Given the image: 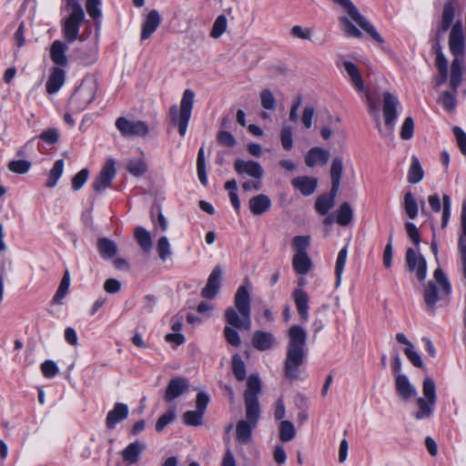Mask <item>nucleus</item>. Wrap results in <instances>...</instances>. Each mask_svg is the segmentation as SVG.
<instances>
[{"label": "nucleus", "mask_w": 466, "mask_h": 466, "mask_svg": "<svg viewBox=\"0 0 466 466\" xmlns=\"http://www.w3.org/2000/svg\"><path fill=\"white\" fill-rule=\"evenodd\" d=\"M67 49V46L61 40L54 41L50 47V57L52 61L56 65L66 66L67 65V57L66 56Z\"/></svg>", "instance_id": "obj_30"}, {"label": "nucleus", "mask_w": 466, "mask_h": 466, "mask_svg": "<svg viewBox=\"0 0 466 466\" xmlns=\"http://www.w3.org/2000/svg\"><path fill=\"white\" fill-rule=\"evenodd\" d=\"M395 384L396 390L402 400H409L417 395L416 389L411 385L406 375L398 374Z\"/></svg>", "instance_id": "obj_25"}, {"label": "nucleus", "mask_w": 466, "mask_h": 466, "mask_svg": "<svg viewBox=\"0 0 466 466\" xmlns=\"http://www.w3.org/2000/svg\"><path fill=\"white\" fill-rule=\"evenodd\" d=\"M424 176L423 169L420 166L419 159L412 157L411 164L409 169L408 180L410 183L416 184L422 180Z\"/></svg>", "instance_id": "obj_40"}, {"label": "nucleus", "mask_w": 466, "mask_h": 466, "mask_svg": "<svg viewBox=\"0 0 466 466\" xmlns=\"http://www.w3.org/2000/svg\"><path fill=\"white\" fill-rule=\"evenodd\" d=\"M248 207L253 215L259 216L270 209L271 200L267 195L260 194L249 199Z\"/></svg>", "instance_id": "obj_28"}, {"label": "nucleus", "mask_w": 466, "mask_h": 466, "mask_svg": "<svg viewBox=\"0 0 466 466\" xmlns=\"http://www.w3.org/2000/svg\"><path fill=\"white\" fill-rule=\"evenodd\" d=\"M291 184L303 196L308 197L315 193L318 187V179L307 176L297 177L292 179Z\"/></svg>", "instance_id": "obj_21"}, {"label": "nucleus", "mask_w": 466, "mask_h": 466, "mask_svg": "<svg viewBox=\"0 0 466 466\" xmlns=\"http://www.w3.org/2000/svg\"><path fill=\"white\" fill-rule=\"evenodd\" d=\"M292 296L301 319L304 321L308 320L309 298L307 292L301 288H298L293 290Z\"/></svg>", "instance_id": "obj_26"}, {"label": "nucleus", "mask_w": 466, "mask_h": 466, "mask_svg": "<svg viewBox=\"0 0 466 466\" xmlns=\"http://www.w3.org/2000/svg\"><path fill=\"white\" fill-rule=\"evenodd\" d=\"M436 54L435 66L438 70V76L435 78L436 86H441L448 80L450 81V71L448 68V60L442 53L441 46L434 49Z\"/></svg>", "instance_id": "obj_19"}, {"label": "nucleus", "mask_w": 466, "mask_h": 466, "mask_svg": "<svg viewBox=\"0 0 466 466\" xmlns=\"http://www.w3.org/2000/svg\"><path fill=\"white\" fill-rule=\"evenodd\" d=\"M234 169L239 175H248L257 180H260L264 175L260 164L253 160L238 158L234 162Z\"/></svg>", "instance_id": "obj_16"}, {"label": "nucleus", "mask_w": 466, "mask_h": 466, "mask_svg": "<svg viewBox=\"0 0 466 466\" xmlns=\"http://www.w3.org/2000/svg\"><path fill=\"white\" fill-rule=\"evenodd\" d=\"M222 279V268L220 266H216L211 271L205 288L201 291L202 297L212 299L218 293L220 281Z\"/></svg>", "instance_id": "obj_17"}, {"label": "nucleus", "mask_w": 466, "mask_h": 466, "mask_svg": "<svg viewBox=\"0 0 466 466\" xmlns=\"http://www.w3.org/2000/svg\"><path fill=\"white\" fill-rule=\"evenodd\" d=\"M461 219L462 234L461 235L459 239L458 248L461 258L462 273L464 278L466 279V199L462 203Z\"/></svg>", "instance_id": "obj_31"}, {"label": "nucleus", "mask_w": 466, "mask_h": 466, "mask_svg": "<svg viewBox=\"0 0 466 466\" xmlns=\"http://www.w3.org/2000/svg\"><path fill=\"white\" fill-rule=\"evenodd\" d=\"M97 248L100 255L106 259L112 258L118 251L116 244L106 238L98 239Z\"/></svg>", "instance_id": "obj_35"}, {"label": "nucleus", "mask_w": 466, "mask_h": 466, "mask_svg": "<svg viewBox=\"0 0 466 466\" xmlns=\"http://www.w3.org/2000/svg\"><path fill=\"white\" fill-rule=\"evenodd\" d=\"M290 34L293 37L301 40H310L311 38V30L309 28L302 27L301 25H294L290 29Z\"/></svg>", "instance_id": "obj_61"}, {"label": "nucleus", "mask_w": 466, "mask_h": 466, "mask_svg": "<svg viewBox=\"0 0 466 466\" xmlns=\"http://www.w3.org/2000/svg\"><path fill=\"white\" fill-rule=\"evenodd\" d=\"M197 170H198V178H199L201 184L203 186H207L208 177H207V171H206V160H205L203 147H200L198 154Z\"/></svg>", "instance_id": "obj_49"}, {"label": "nucleus", "mask_w": 466, "mask_h": 466, "mask_svg": "<svg viewBox=\"0 0 466 466\" xmlns=\"http://www.w3.org/2000/svg\"><path fill=\"white\" fill-rule=\"evenodd\" d=\"M414 132V121L412 117L408 116L405 118L401 128H400V137L404 140L410 139L413 136Z\"/></svg>", "instance_id": "obj_57"}, {"label": "nucleus", "mask_w": 466, "mask_h": 466, "mask_svg": "<svg viewBox=\"0 0 466 466\" xmlns=\"http://www.w3.org/2000/svg\"><path fill=\"white\" fill-rule=\"evenodd\" d=\"M315 113V108L312 106H306L303 108L301 115V122L306 129H309L312 127Z\"/></svg>", "instance_id": "obj_56"}, {"label": "nucleus", "mask_w": 466, "mask_h": 466, "mask_svg": "<svg viewBox=\"0 0 466 466\" xmlns=\"http://www.w3.org/2000/svg\"><path fill=\"white\" fill-rule=\"evenodd\" d=\"M84 11L78 10L70 13L67 18L65 19L63 25V35L68 43H73L78 38L79 30L82 23L85 20Z\"/></svg>", "instance_id": "obj_12"}, {"label": "nucleus", "mask_w": 466, "mask_h": 466, "mask_svg": "<svg viewBox=\"0 0 466 466\" xmlns=\"http://www.w3.org/2000/svg\"><path fill=\"white\" fill-rule=\"evenodd\" d=\"M334 3L340 5L344 12L348 14L349 16H339V22L341 25V30L344 35L348 37L354 38H361L362 33L361 31L352 24L350 21L353 20L363 31H365L369 35H370L377 43L383 44L384 39L378 33L374 25L360 14L358 7L353 4L351 0H332Z\"/></svg>", "instance_id": "obj_4"}, {"label": "nucleus", "mask_w": 466, "mask_h": 466, "mask_svg": "<svg viewBox=\"0 0 466 466\" xmlns=\"http://www.w3.org/2000/svg\"><path fill=\"white\" fill-rule=\"evenodd\" d=\"M453 134L456 137L461 152L466 156V134L459 127H453Z\"/></svg>", "instance_id": "obj_63"}, {"label": "nucleus", "mask_w": 466, "mask_h": 466, "mask_svg": "<svg viewBox=\"0 0 466 466\" xmlns=\"http://www.w3.org/2000/svg\"><path fill=\"white\" fill-rule=\"evenodd\" d=\"M228 29V19L226 15H218L212 25L210 31V37L214 39L219 38Z\"/></svg>", "instance_id": "obj_43"}, {"label": "nucleus", "mask_w": 466, "mask_h": 466, "mask_svg": "<svg viewBox=\"0 0 466 466\" xmlns=\"http://www.w3.org/2000/svg\"><path fill=\"white\" fill-rule=\"evenodd\" d=\"M281 145L285 150H290L293 147L292 127L283 126L280 131Z\"/></svg>", "instance_id": "obj_54"}, {"label": "nucleus", "mask_w": 466, "mask_h": 466, "mask_svg": "<svg viewBox=\"0 0 466 466\" xmlns=\"http://www.w3.org/2000/svg\"><path fill=\"white\" fill-rule=\"evenodd\" d=\"M343 174V159L340 157H335L330 166V180L331 187H333V194L338 193L340 187L341 178Z\"/></svg>", "instance_id": "obj_29"}, {"label": "nucleus", "mask_w": 466, "mask_h": 466, "mask_svg": "<svg viewBox=\"0 0 466 466\" xmlns=\"http://www.w3.org/2000/svg\"><path fill=\"white\" fill-rule=\"evenodd\" d=\"M31 167V163L26 160H13L8 164V168L10 171L16 174H25Z\"/></svg>", "instance_id": "obj_55"}, {"label": "nucleus", "mask_w": 466, "mask_h": 466, "mask_svg": "<svg viewBox=\"0 0 466 466\" xmlns=\"http://www.w3.org/2000/svg\"><path fill=\"white\" fill-rule=\"evenodd\" d=\"M288 339L284 373L289 380H296L306 358L307 331L301 326L292 325L288 330Z\"/></svg>", "instance_id": "obj_3"}, {"label": "nucleus", "mask_w": 466, "mask_h": 466, "mask_svg": "<svg viewBox=\"0 0 466 466\" xmlns=\"http://www.w3.org/2000/svg\"><path fill=\"white\" fill-rule=\"evenodd\" d=\"M66 80V72L60 67H53L46 84L49 95L57 93Z\"/></svg>", "instance_id": "obj_23"}, {"label": "nucleus", "mask_w": 466, "mask_h": 466, "mask_svg": "<svg viewBox=\"0 0 466 466\" xmlns=\"http://www.w3.org/2000/svg\"><path fill=\"white\" fill-rule=\"evenodd\" d=\"M64 170V161L62 159H58L55 162L52 169L49 173V177L46 181L47 187H53L56 185L58 179L63 174Z\"/></svg>", "instance_id": "obj_46"}, {"label": "nucleus", "mask_w": 466, "mask_h": 466, "mask_svg": "<svg viewBox=\"0 0 466 466\" xmlns=\"http://www.w3.org/2000/svg\"><path fill=\"white\" fill-rule=\"evenodd\" d=\"M204 413L199 410H188L183 415V421L187 425L198 426L202 423Z\"/></svg>", "instance_id": "obj_53"}, {"label": "nucleus", "mask_w": 466, "mask_h": 466, "mask_svg": "<svg viewBox=\"0 0 466 466\" xmlns=\"http://www.w3.org/2000/svg\"><path fill=\"white\" fill-rule=\"evenodd\" d=\"M260 392L261 382L258 376L250 375L248 379L247 390L244 393L246 420H239L236 428V438L241 444H246L250 441L252 430L258 423L260 413L258 395Z\"/></svg>", "instance_id": "obj_2"}, {"label": "nucleus", "mask_w": 466, "mask_h": 466, "mask_svg": "<svg viewBox=\"0 0 466 466\" xmlns=\"http://www.w3.org/2000/svg\"><path fill=\"white\" fill-rule=\"evenodd\" d=\"M449 49L454 56L450 67V87L455 92L463 81L465 72V36L461 20H457L451 26L449 35Z\"/></svg>", "instance_id": "obj_5"}, {"label": "nucleus", "mask_w": 466, "mask_h": 466, "mask_svg": "<svg viewBox=\"0 0 466 466\" xmlns=\"http://www.w3.org/2000/svg\"><path fill=\"white\" fill-rule=\"evenodd\" d=\"M127 170L133 176L140 177L147 172V167L145 160L142 158L131 159L127 162Z\"/></svg>", "instance_id": "obj_48"}, {"label": "nucleus", "mask_w": 466, "mask_h": 466, "mask_svg": "<svg viewBox=\"0 0 466 466\" xmlns=\"http://www.w3.org/2000/svg\"><path fill=\"white\" fill-rule=\"evenodd\" d=\"M232 371L238 380L246 379V365L238 354L232 357Z\"/></svg>", "instance_id": "obj_47"}, {"label": "nucleus", "mask_w": 466, "mask_h": 466, "mask_svg": "<svg viewBox=\"0 0 466 466\" xmlns=\"http://www.w3.org/2000/svg\"><path fill=\"white\" fill-rule=\"evenodd\" d=\"M348 258V248L344 247L340 249L338 254L336 264H335V275H336V282L335 288L338 289L342 282V274L344 270L345 264Z\"/></svg>", "instance_id": "obj_37"}, {"label": "nucleus", "mask_w": 466, "mask_h": 466, "mask_svg": "<svg viewBox=\"0 0 466 466\" xmlns=\"http://www.w3.org/2000/svg\"><path fill=\"white\" fill-rule=\"evenodd\" d=\"M353 210L349 202H343L338 210L336 221L339 225L346 227L352 221Z\"/></svg>", "instance_id": "obj_39"}, {"label": "nucleus", "mask_w": 466, "mask_h": 466, "mask_svg": "<svg viewBox=\"0 0 466 466\" xmlns=\"http://www.w3.org/2000/svg\"><path fill=\"white\" fill-rule=\"evenodd\" d=\"M310 238L309 236H297L292 240V248L295 254H307V248L309 246Z\"/></svg>", "instance_id": "obj_52"}, {"label": "nucleus", "mask_w": 466, "mask_h": 466, "mask_svg": "<svg viewBox=\"0 0 466 466\" xmlns=\"http://www.w3.org/2000/svg\"><path fill=\"white\" fill-rule=\"evenodd\" d=\"M116 127L125 137H146L149 133V128L146 122L128 119L124 116H120L116 120Z\"/></svg>", "instance_id": "obj_10"}, {"label": "nucleus", "mask_w": 466, "mask_h": 466, "mask_svg": "<svg viewBox=\"0 0 466 466\" xmlns=\"http://www.w3.org/2000/svg\"><path fill=\"white\" fill-rule=\"evenodd\" d=\"M134 235L139 247L145 252H149L152 248V238L149 232L142 227H137L135 229Z\"/></svg>", "instance_id": "obj_38"}, {"label": "nucleus", "mask_w": 466, "mask_h": 466, "mask_svg": "<svg viewBox=\"0 0 466 466\" xmlns=\"http://www.w3.org/2000/svg\"><path fill=\"white\" fill-rule=\"evenodd\" d=\"M455 17V5L453 0H448L444 5L441 13V18L440 25L436 30L435 34V45L433 46L434 49L439 48L441 46V41L442 39L443 35L448 31V29L453 25L452 23Z\"/></svg>", "instance_id": "obj_11"}, {"label": "nucleus", "mask_w": 466, "mask_h": 466, "mask_svg": "<svg viewBox=\"0 0 466 466\" xmlns=\"http://www.w3.org/2000/svg\"><path fill=\"white\" fill-rule=\"evenodd\" d=\"M423 396L416 400L418 410L414 413L417 420H425L432 415L437 400L436 385L431 377H426L422 382Z\"/></svg>", "instance_id": "obj_9"}, {"label": "nucleus", "mask_w": 466, "mask_h": 466, "mask_svg": "<svg viewBox=\"0 0 466 466\" xmlns=\"http://www.w3.org/2000/svg\"><path fill=\"white\" fill-rule=\"evenodd\" d=\"M338 193L333 194V187L330 189L329 194H323L317 198L315 208L320 215H326L335 204V198Z\"/></svg>", "instance_id": "obj_34"}, {"label": "nucleus", "mask_w": 466, "mask_h": 466, "mask_svg": "<svg viewBox=\"0 0 466 466\" xmlns=\"http://www.w3.org/2000/svg\"><path fill=\"white\" fill-rule=\"evenodd\" d=\"M128 415V408L126 404L116 403L112 410L107 413L106 424L108 429H112L116 423L125 420Z\"/></svg>", "instance_id": "obj_32"}, {"label": "nucleus", "mask_w": 466, "mask_h": 466, "mask_svg": "<svg viewBox=\"0 0 466 466\" xmlns=\"http://www.w3.org/2000/svg\"><path fill=\"white\" fill-rule=\"evenodd\" d=\"M457 90L454 92L451 88V91H444L439 98V102L442 105V106L448 111H453L456 107L457 101L455 97V94Z\"/></svg>", "instance_id": "obj_51"}, {"label": "nucleus", "mask_w": 466, "mask_h": 466, "mask_svg": "<svg viewBox=\"0 0 466 466\" xmlns=\"http://www.w3.org/2000/svg\"><path fill=\"white\" fill-rule=\"evenodd\" d=\"M253 347L260 351L270 350L275 344V337L271 332L256 330L251 339Z\"/></svg>", "instance_id": "obj_22"}, {"label": "nucleus", "mask_w": 466, "mask_h": 466, "mask_svg": "<svg viewBox=\"0 0 466 466\" xmlns=\"http://www.w3.org/2000/svg\"><path fill=\"white\" fill-rule=\"evenodd\" d=\"M405 259L409 270L414 271L420 281L424 280L427 276V263L425 258L420 254H418L412 248H408Z\"/></svg>", "instance_id": "obj_14"}, {"label": "nucleus", "mask_w": 466, "mask_h": 466, "mask_svg": "<svg viewBox=\"0 0 466 466\" xmlns=\"http://www.w3.org/2000/svg\"><path fill=\"white\" fill-rule=\"evenodd\" d=\"M329 152L324 148L315 147L310 148L306 157L305 164L309 167H313L318 164L326 165L329 161Z\"/></svg>", "instance_id": "obj_27"}, {"label": "nucleus", "mask_w": 466, "mask_h": 466, "mask_svg": "<svg viewBox=\"0 0 466 466\" xmlns=\"http://www.w3.org/2000/svg\"><path fill=\"white\" fill-rule=\"evenodd\" d=\"M450 281L441 268H436L433 279L430 280L423 289V299L428 310L433 311L438 303L447 304L451 295Z\"/></svg>", "instance_id": "obj_6"}, {"label": "nucleus", "mask_w": 466, "mask_h": 466, "mask_svg": "<svg viewBox=\"0 0 466 466\" xmlns=\"http://www.w3.org/2000/svg\"><path fill=\"white\" fill-rule=\"evenodd\" d=\"M217 139L221 146L233 147L236 145V139L233 135L228 131L220 130L218 133Z\"/></svg>", "instance_id": "obj_59"}, {"label": "nucleus", "mask_w": 466, "mask_h": 466, "mask_svg": "<svg viewBox=\"0 0 466 466\" xmlns=\"http://www.w3.org/2000/svg\"><path fill=\"white\" fill-rule=\"evenodd\" d=\"M443 212L441 218V228H444L449 221L451 215V198L448 195L444 194L442 197Z\"/></svg>", "instance_id": "obj_64"}, {"label": "nucleus", "mask_w": 466, "mask_h": 466, "mask_svg": "<svg viewBox=\"0 0 466 466\" xmlns=\"http://www.w3.org/2000/svg\"><path fill=\"white\" fill-rule=\"evenodd\" d=\"M157 251L159 256V258L162 261H166L167 258H170L172 251L170 247V242L167 237H161L157 240Z\"/></svg>", "instance_id": "obj_50"}, {"label": "nucleus", "mask_w": 466, "mask_h": 466, "mask_svg": "<svg viewBox=\"0 0 466 466\" xmlns=\"http://www.w3.org/2000/svg\"><path fill=\"white\" fill-rule=\"evenodd\" d=\"M259 99L261 106L268 111H274L276 109V98L268 88H263L259 93Z\"/></svg>", "instance_id": "obj_44"}, {"label": "nucleus", "mask_w": 466, "mask_h": 466, "mask_svg": "<svg viewBox=\"0 0 466 466\" xmlns=\"http://www.w3.org/2000/svg\"><path fill=\"white\" fill-rule=\"evenodd\" d=\"M404 208L407 216L410 219H415L418 216V204L411 192H407L404 196Z\"/></svg>", "instance_id": "obj_45"}, {"label": "nucleus", "mask_w": 466, "mask_h": 466, "mask_svg": "<svg viewBox=\"0 0 466 466\" xmlns=\"http://www.w3.org/2000/svg\"><path fill=\"white\" fill-rule=\"evenodd\" d=\"M344 69L346 70L349 77L350 78L351 84L359 92L365 91V85L360 75V72L357 66L352 62L346 61L343 63Z\"/></svg>", "instance_id": "obj_33"}, {"label": "nucleus", "mask_w": 466, "mask_h": 466, "mask_svg": "<svg viewBox=\"0 0 466 466\" xmlns=\"http://www.w3.org/2000/svg\"><path fill=\"white\" fill-rule=\"evenodd\" d=\"M399 105L400 102L393 94L390 92H385L383 94L382 112L385 125L388 127V133L386 135H390L392 133V129L398 116L397 109Z\"/></svg>", "instance_id": "obj_13"}, {"label": "nucleus", "mask_w": 466, "mask_h": 466, "mask_svg": "<svg viewBox=\"0 0 466 466\" xmlns=\"http://www.w3.org/2000/svg\"><path fill=\"white\" fill-rule=\"evenodd\" d=\"M101 0H86V11L88 15L95 20L101 16V10L99 8Z\"/></svg>", "instance_id": "obj_60"}, {"label": "nucleus", "mask_w": 466, "mask_h": 466, "mask_svg": "<svg viewBox=\"0 0 466 466\" xmlns=\"http://www.w3.org/2000/svg\"><path fill=\"white\" fill-rule=\"evenodd\" d=\"M195 93L191 89H186L183 93L179 107L173 105L170 107L169 114L173 124L177 127L178 133L184 137L191 116L194 105Z\"/></svg>", "instance_id": "obj_7"}, {"label": "nucleus", "mask_w": 466, "mask_h": 466, "mask_svg": "<svg viewBox=\"0 0 466 466\" xmlns=\"http://www.w3.org/2000/svg\"><path fill=\"white\" fill-rule=\"evenodd\" d=\"M97 90L96 80L92 76L85 77L70 97L73 111L81 112L95 99Z\"/></svg>", "instance_id": "obj_8"}, {"label": "nucleus", "mask_w": 466, "mask_h": 466, "mask_svg": "<svg viewBox=\"0 0 466 466\" xmlns=\"http://www.w3.org/2000/svg\"><path fill=\"white\" fill-rule=\"evenodd\" d=\"M189 389L188 381L184 378H174L170 380L165 392L164 399L166 401L170 402L178 398Z\"/></svg>", "instance_id": "obj_18"}, {"label": "nucleus", "mask_w": 466, "mask_h": 466, "mask_svg": "<svg viewBox=\"0 0 466 466\" xmlns=\"http://www.w3.org/2000/svg\"><path fill=\"white\" fill-rule=\"evenodd\" d=\"M41 370L45 377L53 378L58 372V368L53 360H46L41 364Z\"/></svg>", "instance_id": "obj_62"}, {"label": "nucleus", "mask_w": 466, "mask_h": 466, "mask_svg": "<svg viewBox=\"0 0 466 466\" xmlns=\"http://www.w3.org/2000/svg\"><path fill=\"white\" fill-rule=\"evenodd\" d=\"M89 176V171L86 168H83L80 170L73 178H72V187L74 190H79L83 187L85 183L86 182Z\"/></svg>", "instance_id": "obj_58"}, {"label": "nucleus", "mask_w": 466, "mask_h": 466, "mask_svg": "<svg viewBox=\"0 0 466 466\" xmlns=\"http://www.w3.org/2000/svg\"><path fill=\"white\" fill-rule=\"evenodd\" d=\"M161 23V16L157 10H151L147 17L145 22L142 25L141 29V40L145 41L151 37V35L156 32Z\"/></svg>", "instance_id": "obj_20"}, {"label": "nucleus", "mask_w": 466, "mask_h": 466, "mask_svg": "<svg viewBox=\"0 0 466 466\" xmlns=\"http://www.w3.org/2000/svg\"><path fill=\"white\" fill-rule=\"evenodd\" d=\"M292 264L294 270L299 275L307 274L311 268V260L308 254H295Z\"/></svg>", "instance_id": "obj_36"}, {"label": "nucleus", "mask_w": 466, "mask_h": 466, "mask_svg": "<svg viewBox=\"0 0 466 466\" xmlns=\"http://www.w3.org/2000/svg\"><path fill=\"white\" fill-rule=\"evenodd\" d=\"M70 286V273L66 269L64 273V276L61 279V282L59 284V287L56 290V293L55 294L52 302L54 304H61V299H64L67 292Z\"/></svg>", "instance_id": "obj_41"}, {"label": "nucleus", "mask_w": 466, "mask_h": 466, "mask_svg": "<svg viewBox=\"0 0 466 466\" xmlns=\"http://www.w3.org/2000/svg\"><path fill=\"white\" fill-rule=\"evenodd\" d=\"M146 448V444L138 441L128 444L122 451L123 461L127 465L137 463Z\"/></svg>", "instance_id": "obj_24"}, {"label": "nucleus", "mask_w": 466, "mask_h": 466, "mask_svg": "<svg viewBox=\"0 0 466 466\" xmlns=\"http://www.w3.org/2000/svg\"><path fill=\"white\" fill-rule=\"evenodd\" d=\"M296 436L294 424L290 420H281L279 423V440L283 442L292 441Z\"/></svg>", "instance_id": "obj_42"}, {"label": "nucleus", "mask_w": 466, "mask_h": 466, "mask_svg": "<svg viewBox=\"0 0 466 466\" xmlns=\"http://www.w3.org/2000/svg\"><path fill=\"white\" fill-rule=\"evenodd\" d=\"M251 299L247 285L238 287L234 297V307L225 310L224 318L227 325L223 333L226 341L231 346L238 348L241 339L238 330L248 331L251 329Z\"/></svg>", "instance_id": "obj_1"}, {"label": "nucleus", "mask_w": 466, "mask_h": 466, "mask_svg": "<svg viewBox=\"0 0 466 466\" xmlns=\"http://www.w3.org/2000/svg\"><path fill=\"white\" fill-rule=\"evenodd\" d=\"M116 176L115 161L108 159L93 182L94 190L100 193L107 188Z\"/></svg>", "instance_id": "obj_15"}]
</instances>
